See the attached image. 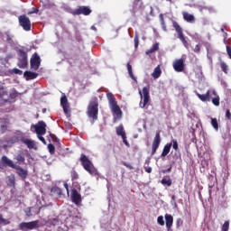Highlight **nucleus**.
Wrapping results in <instances>:
<instances>
[{"instance_id": "obj_7", "label": "nucleus", "mask_w": 231, "mask_h": 231, "mask_svg": "<svg viewBox=\"0 0 231 231\" xmlns=\"http://www.w3.org/2000/svg\"><path fill=\"white\" fill-rule=\"evenodd\" d=\"M172 26L175 29V32L178 33V37L180 41H181L183 46L189 48V42H187V40L185 39V35L183 34V29L181 28V26H180V23H178V22L176 21H173Z\"/></svg>"}, {"instance_id": "obj_12", "label": "nucleus", "mask_w": 231, "mask_h": 231, "mask_svg": "<svg viewBox=\"0 0 231 231\" xmlns=\"http://www.w3.org/2000/svg\"><path fill=\"white\" fill-rule=\"evenodd\" d=\"M160 143H162V137L160 136V132H156L155 137L152 143L151 156H154V154H156V152L158 151V148L160 147Z\"/></svg>"}, {"instance_id": "obj_52", "label": "nucleus", "mask_w": 231, "mask_h": 231, "mask_svg": "<svg viewBox=\"0 0 231 231\" xmlns=\"http://www.w3.org/2000/svg\"><path fill=\"white\" fill-rule=\"evenodd\" d=\"M145 172H148V174H151L152 172V167H144Z\"/></svg>"}, {"instance_id": "obj_42", "label": "nucleus", "mask_w": 231, "mask_h": 231, "mask_svg": "<svg viewBox=\"0 0 231 231\" xmlns=\"http://www.w3.org/2000/svg\"><path fill=\"white\" fill-rule=\"evenodd\" d=\"M157 223L161 225V226H163L165 225V220H163V216L158 217Z\"/></svg>"}, {"instance_id": "obj_46", "label": "nucleus", "mask_w": 231, "mask_h": 231, "mask_svg": "<svg viewBox=\"0 0 231 231\" xmlns=\"http://www.w3.org/2000/svg\"><path fill=\"white\" fill-rule=\"evenodd\" d=\"M195 53H199L201 51V46L199 44H197L193 50Z\"/></svg>"}, {"instance_id": "obj_39", "label": "nucleus", "mask_w": 231, "mask_h": 231, "mask_svg": "<svg viewBox=\"0 0 231 231\" xmlns=\"http://www.w3.org/2000/svg\"><path fill=\"white\" fill-rule=\"evenodd\" d=\"M16 160H17V162H20V163H24V162H25L24 155L23 153H19L16 156Z\"/></svg>"}, {"instance_id": "obj_21", "label": "nucleus", "mask_w": 231, "mask_h": 231, "mask_svg": "<svg viewBox=\"0 0 231 231\" xmlns=\"http://www.w3.org/2000/svg\"><path fill=\"white\" fill-rule=\"evenodd\" d=\"M171 147H172V143H167L162 150V152L161 154V156L162 158H165V156H167V154H169L171 152Z\"/></svg>"}, {"instance_id": "obj_48", "label": "nucleus", "mask_w": 231, "mask_h": 231, "mask_svg": "<svg viewBox=\"0 0 231 231\" xmlns=\"http://www.w3.org/2000/svg\"><path fill=\"white\" fill-rule=\"evenodd\" d=\"M38 140H40V142H42L44 145H46V139H44V137H42V135H37Z\"/></svg>"}, {"instance_id": "obj_18", "label": "nucleus", "mask_w": 231, "mask_h": 231, "mask_svg": "<svg viewBox=\"0 0 231 231\" xmlns=\"http://www.w3.org/2000/svg\"><path fill=\"white\" fill-rule=\"evenodd\" d=\"M165 221H166V228L167 230H171L172 228V225L174 223V217L171 214H166L164 216Z\"/></svg>"}, {"instance_id": "obj_27", "label": "nucleus", "mask_w": 231, "mask_h": 231, "mask_svg": "<svg viewBox=\"0 0 231 231\" xmlns=\"http://www.w3.org/2000/svg\"><path fill=\"white\" fill-rule=\"evenodd\" d=\"M162 185H166L167 187H171L172 185V180L171 177H163L161 180Z\"/></svg>"}, {"instance_id": "obj_15", "label": "nucleus", "mask_w": 231, "mask_h": 231, "mask_svg": "<svg viewBox=\"0 0 231 231\" xmlns=\"http://www.w3.org/2000/svg\"><path fill=\"white\" fill-rule=\"evenodd\" d=\"M173 69H175L178 73H181V71L185 69V60H183V59L176 60L173 62Z\"/></svg>"}, {"instance_id": "obj_4", "label": "nucleus", "mask_w": 231, "mask_h": 231, "mask_svg": "<svg viewBox=\"0 0 231 231\" xmlns=\"http://www.w3.org/2000/svg\"><path fill=\"white\" fill-rule=\"evenodd\" d=\"M87 115L93 122L98 120V98L94 97L88 104Z\"/></svg>"}, {"instance_id": "obj_49", "label": "nucleus", "mask_w": 231, "mask_h": 231, "mask_svg": "<svg viewBox=\"0 0 231 231\" xmlns=\"http://www.w3.org/2000/svg\"><path fill=\"white\" fill-rule=\"evenodd\" d=\"M180 225H183V220H181V218H178L176 221L177 228H180Z\"/></svg>"}, {"instance_id": "obj_3", "label": "nucleus", "mask_w": 231, "mask_h": 231, "mask_svg": "<svg viewBox=\"0 0 231 231\" xmlns=\"http://www.w3.org/2000/svg\"><path fill=\"white\" fill-rule=\"evenodd\" d=\"M79 162L83 167L90 174V176H98V171L93 165V162L86 156V154L81 153L79 157Z\"/></svg>"}, {"instance_id": "obj_37", "label": "nucleus", "mask_w": 231, "mask_h": 231, "mask_svg": "<svg viewBox=\"0 0 231 231\" xmlns=\"http://www.w3.org/2000/svg\"><path fill=\"white\" fill-rule=\"evenodd\" d=\"M220 68H221V69H222V71L224 72V73H228V65H226V63H225V62H221L220 63Z\"/></svg>"}, {"instance_id": "obj_9", "label": "nucleus", "mask_w": 231, "mask_h": 231, "mask_svg": "<svg viewBox=\"0 0 231 231\" xmlns=\"http://www.w3.org/2000/svg\"><path fill=\"white\" fill-rule=\"evenodd\" d=\"M19 19V24L22 26L23 30L25 32H30L32 30V22L30 21V18L26 15H20L18 17Z\"/></svg>"}, {"instance_id": "obj_13", "label": "nucleus", "mask_w": 231, "mask_h": 231, "mask_svg": "<svg viewBox=\"0 0 231 231\" xmlns=\"http://www.w3.org/2000/svg\"><path fill=\"white\" fill-rule=\"evenodd\" d=\"M72 15H89L91 14V10L88 6H79L78 9L70 12Z\"/></svg>"}, {"instance_id": "obj_19", "label": "nucleus", "mask_w": 231, "mask_h": 231, "mask_svg": "<svg viewBox=\"0 0 231 231\" xmlns=\"http://www.w3.org/2000/svg\"><path fill=\"white\" fill-rule=\"evenodd\" d=\"M22 142L28 147V149L37 150V146L35 145V141H32L31 139H23Z\"/></svg>"}, {"instance_id": "obj_34", "label": "nucleus", "mask_w": 231, "mask_h": 231, "mask_svg": "<svg viewBox=\"0 0 231 231\" xmlns=\"http://www.w3.org/2000/svg\"><path fill=\"white\" fill-rule=\"evenodd\" d=\"M211 125L217 131V129H219V124L217 123V118H211Z\"/></svg>"}, {"instance_id": "obj_56", "label": "nucleus", "mask_w": 231, "mask_h": 231, "mask_svg": "<svg viewBox=\"0 0 231 231\" xmlns=\"http://www.w3.org/2000/svg\"><path fill=\"white\" fill-rule=\"evenodd\" d=\"M29 14H39V9H37V8H32V11L30 12Z\"/></svg>"}, {"instance_id": "obj_25", "label": "nucleus", "mask_w": 231, "mask_h": 231, "mask_svg": "<svg viewBox=\"0 0 231 231\" xmlns=\"http://www.w3.org/2000/svg\"><path fill=\"white\" fill-rule=\"evenodd\" d=\"M70 178L73 183L79 180V172H77V170H75V168H73L72 171H70Z\"/></svg>"}, {"instance_id": "obj_51", "label": "nucleus", "mask_w": 231, "mask_h": 231, "mask_svg": "<svg viewBox=\"0 0 231 231\" xmlns=\"http://www.w3.org/2000/svg\"><path fill=\"white\" fill-rule=\"evenodd\" d=\"M226 118H227V120L231 119L230 109H226Z\"/></svg>"}, {"instance_id": "obj_54", "label": "nucleus", "mask_w": 231, "mask_h": 231, "mask_svg": "<svg viewBox=\"0 0 231 231\" xmlns=\"http://www.w3.org/2000/svg\"><path fill=\"white\" fill-rule=\"evenodd\" d=\"M55 192L60 196V194H62V189H60V188H55Z\"/></svg>"}, {"instance_id": "obj_29", "label": "nucleus", "mask_w": 231, "mask_h": 231, "mask_svg": "<svg viewBox=\"0 0 231 231\" xmlns=\"http://www.w3.org/2000/svg\"><path fill=\"white\" fill-rule=\"evenodd\" d=\"M116 135L117 136H125V131H124V125H120L119 126H117L116 128Z\"/></svg>"}, {"instance_id": "obj_26", "label": "nucleus", "mask_w": 231, "mask_h": 231, "mask_svg": "<svg viewBox=\"0 0 231 231\" xmlns=\"http://www.w3.org/2000/svg\"><path fill=\"white\" fill-rule=\"evenodd\" d=\"M5 41L8 44H14V34H12L9 31L5 32Z\"/></svg>"}, {"instance_id": "obj_22", "label": "nucleus", "mask_w": 231, "mask_h": 231, "mask_svg": "<svg viewBox=\"0 0 231 231\" xmlns=\"http://www.w3.org/2000/svg\"><path fill=\"white\" fill-rule=\"evenodd\" d=\"M127 71L129 74V77L134 80V82H137L136 77H134V74H133V66L130 62L126 64Z\"/></svg>"}, {"instance_id": "obj_62", "label": "nucleus", "mask_w": 231, "mask_h": 231, "mask_svg": "<svg viewBox=\"0 0 231 231\" xmlns=\"http://www.w3.org/2000/svg\"><path fill=\"white\" fill-rule=\"evenodd\" d=\"M172 199H174V196H172Z\"/></svg>"}, {"instance_id": "obj_59", "label": "nucleus", "mask_w": 231, "mask_h": 231, "mask_svg": "<svg viewBox=\"0 0 231 231\" xmlns=\"http://www.w3.org/2000/svg\"><path fill=\"white\" fill-rule=\"evenodd\" d=\"M27 216L30 217L32 216V211L29 209V212L27 213Z\"/></svg>"}, {"instance_id": "obj_58", "label": "nucleus", "mask_w": 231, "mask_h": 231, "mask_svg": "<svg viewBox=\"0 0 231 231\" xmlns=\"http://www.w3.org/2000/svg\"><path fill=\"white\" fill-rule=\"evenodd\" d=\"M91 30H94L95 32H97V27H95V25L91 26Z\"/></svg>"}, {"instance_id": "obj_63", "label": "nucleus", "mask_w": 231, "mask_h": 231, "mask_svg": "<svg viewBox=\"0 0 231 231\" xmlns=\"http://www.w3.org/2000/svg\"><path fill=\"white\" fill-rule=\"evenodd\" d=\"M221 31H222V32H224V30H223V29H221Z\"/></svg>"}, {"instance_id": "obj_30", "label": "nucleus", "mask_w": 231, "mask_h": 231, "mask_svg": "<svg viewBox=\"0 0 231 231\" xmlns=\"http://www.w3.org/2000/svg\"><path fill=\"white\" fill-rule=\"evenodd\" d=\"M210 100L212 101V104H214V106H219V96L217 92H215V95H211Z\"/></svg>"}, {"instance_id": "obj_33", "label": "nucleus", "mask_w": 231, "mask_h": 231, "mask_svg": "<svg viewBox=\"0 0 231 231\" xmlns=\"http://www.w3.org/2000/svg\"><path fill=\"white\" fill-rule=\"evenodd\" d=\"M230 229V221L226 220L222 225L221 231H228Z\"/></svg>"}, {"instance_id": "obj_55", "label": "nucleus", "mask_w": 231, "mask_h": 231, "mask_svg": "<svg viewBox=\"0 0 231 231\" xmlns=\"http://www.w3.org/2000/svg\"><path fill=\"white\" fill-rule=\"evenodd\" d=\"M171 171H172V166H171L167 170H163L162 172H163V174H165L166 172H171Z\"/></svg>"}, {"instance_id": "obj_14", "label": "nucleus", "mask_w": 231, "mask_h": 231, "mask_svg": "<svg viewBox=\"0 0 231 231\" xmlns=\"http://www.w3.org/2000/svg\"><path fill=\"white\" fill-rule=\"evenodd\" d=\"M211 95H216V90H208L206 94H197V97L201 102H210Z\"/></svg>"}, {"instance_id": "obj_47", "label": "nucleus", "mask_w": 231, "mask_h": 231, "mask_svg": "<svg viewBox=\"0 0 231 231\" xmlns=\"http://www.w3.org/2000/svg\"><path fill=\"white\" fill-rule=\"evenodd\" d=\"M50 137L52 140V142H59V139L57 138V135L53 134H50Z\"/></svg>"}, {"instance_id": "obj_10", "label": "nucleus", "mask_w": 231, "mask_h": 231, "mask_svg": "<svg viewBox=\"0 0 231 231\" xmlns=\"http://www.w3.org/2000/svg\"><path fill=\"white\" fill-rule=\"evenodd\" d=\"M20 230H33L34 228H39V220H34L32 222H22L19 225Z\"/></svg>"}, {"instance_id": "obj_28", "label": "nucleus", "mask_w": 231, "mask_h": 231, "mask_svg": "<svg viewBox=\"0 0 231 231\" xmlns=\"http://www.w3.org/2000/svg\"><path fill=\"white\" fill-rule=\"evenodd\" d=\"M158 50H160V43L156 42L150 50L146 51V55H150V53H154V51H158Z\"/></svg>"}, {"instance_id": "obj_1", "label": "nucleus", "mask_w": 231, "mask_h": 231, "mask_svg": "<svg viewBox=\"0 0 231 231\" xmlns=\"http://www.w3.org/2000/svg\"><path fill=\"white\" fill-rule=\"evenodd\" d=\"M106 98L114 117V124H116V122L122 118V109H120V106H118L116 98H115V95H113V93H107Z\"/></svg>"}, {"instance_id": "obj_45", "label": "nucleus", "mask_w": 231, "mask_h": 231, "mask_svg": "<svg viewBox=\"0 0 231 231\" xmlns=\"http://www.w3.org/2000/svg\"><path fill=\"white\" fill-rule=\"evenodd\" d=\"M172 143H171V145H172V147H173V149L175 150V151H178V141H176V140H172L171 141Z\"/></svg>"}, {"instance_id": "obj_38", "label": "nucleus", "mask_w": 231, "mask_h": 231, "mask_svg": "<svg viewBox=\"0 0 231 231\" xmlns=\"http://www.w3.org/2000/svg\"><path fill=\"white\" fill-rule=\"evenodd\" d=\"M160 19H161V24L162 28L164 32H167V26L165 25V20L163 19V14H160Z\"/></svg>"}, {"instance_id": "obj_11", "label": "nucleus", "mask_w": 231, "mask_h": 231, "mask_svg": "<svg viewBox=\"0 0 231 231\" xmlns=\"http://www.w3.org/2000/svg\"><path fill=\"white\" fill-rule=\"evenodd\" d=\"M41 56H39V54L37 52H34L31 58V68L32 69H33L34 71H37V69H39V68H41Z\"/></svg>"}, {"instance_id": "obj_60", "label": "nucleus", "mask_w": 231, "mask_h": 231, "mask_svg": "<svg viewBox=\"0 0 231 231\" xmlns=\"http://www.w3.org/2000/svg\"><path fill=\"white\" fill-rule=\"evenodd\" d=\"M42 113H46V108H43V109H42Z\"/></svg>"}, {"instance_id": "obj_43", "label": "nucleus", "mask_w": 231, "mask_h": 231, "mask_svg": "<svg viewBox=\"0 0 231 231\" xmlns=\"http://www.w3.org/2000/svg\"><path fill=\"white\" fill-rule=\"evenodd\" d=\"M121 138L123 139V143H125V145L126 147H131V144L129 143V142L127 141V136L125 134L123 136H121Z\"/></svg>"}, {"instance_id": "obj_44", "label": "nucleus", "mask_w": 231, "mask_h": 231, "mask_svg": "<svg viewBox=\"0 0 231 231\" xmlns=\"http://www.w3.org/2000/svg\"><path fill=\"white\" fill-rule=\"evenodd\" d=\"M122 164L126 167L127 169H129L130 171H133V169H134V167H133V165H131L130 163L126 162H123Z\"/></svg>"}, {"instance_id": "obj_50", "label": "nucleus", "mask_w": 231, "mask_h": 231, "mask_svg": "<svg viewBox=\"0 0 231 231\" xmlns=\"http://www.w3.org/2000/svg\"><path fill=\"white\" fill-rule=\"evenodd\" d=\"M14 73H15V75H23V70L19 69H14Z\"/></svg>"}, {"instance_id": "obj_35", "label": "nucleus", "mask_w": 231, "mask_h": 231, "mask_svg": "<svg viewBox=\"0 0 231 231\" xmlns=\"http://www.w3.org/2000/svg\"><path fill=\"white\" fill-rule=\"evenodd\" d=\"M7 185L9 187H15V177H9L7 180Z\"/></svg>"}, {"instance_id": "obj_5", "label": "nucleus", "mask_w": 231, "mask_h": 231, "mask_svg": "<svg viewBox=\"0 0 231 231\" xmlns=\"http://www.w3.org/2000/svg\"><path fill=\"white\" fill-rule=\"evenodd\" d=\"M18 54V68L24 69L28 66V49H19L17 51Z\"/></svg>"}, {"instance_id": "obj_8", "label": "nucleus", "mask_w": 231, "mask_h": 231, "mask_svg": "<svg viewBox=\"0 0 231 231\" xmlns=\"http://www.w3.org/2000/svg\"><path fill=\"white\" fill-rule=\"evenodd\" d=\"M31 127L35 129L37 136H44V134H46V127H48V125L44 121H39L36 125H32Z\"/></svg>"}, {"instance_id": "obj_16", "label": "nucleus", "mask_w": 231, "mask_h": 231, "mask_svg": "<svg viewBox=\"0 0 231 231\" xmlns=\"http://www.w3.org/2000/svg\"><path fill=\"white\" fill-rule=\"evenodd\" d=\"M71 199L75 205H80L82 203V196L76 189H73L71 191Z\"/></svg>"}, {"instance_id": "obj_36", "label": "nucleus", "mask_w": 231, "mask_h": 231, "mask_svg": "<svg viewBox=\"0 0 231 231\" xmlns=\"http://www.w3.org/2000/svg\"><path fill=\"white\" fill-rule=\"evenodd\" d=\"M134 48H135V50H137L138 46L140 44V37L138 36V34L134 35Z\"/></svg>"}, {"instance_id": "obj_61", "label": "nucleus", "mask_w": 231, "mask_h": 231, "mask_svg": "<svg viewBox=\"0 0 231 231\" xmlns=\"http://www.w3.org/2000/svg\"><path fill=\"white\" fill-rule=\"evenodd\" d=\"M224 42L226 43V39H224Z\"/></svg>"}, {"instance_id": "obj_32", "label": "nucleus", "mask_w": 231, "mask_h": 231, "mask_svg": "<svg viewBox=\"0 0 231 231\" xmlns=\"http://www.w3.org/2000/svg\"><path fill=\"white\" fill-rule=\"evenodd\" d=\"M7 96H8V92L5 88V86H3V84L0 83V98H3V97H7Z\"/></svg>"}, {"instance_id": "obj_23", "label": "nucleus", "mask_w": 231, "mask_h": 231, "mask_svg": "<svg viewBox=\"0 0 231 231\" xmlns=\"http://www.w3.org/2000/svg\"><path fill=\"white\" fill-rule=\"evenodd\" d=\"M184 21H187V23H194V16L187 12L182 13Z\"/></svg>"}, {"instance_id": "obj_20", "label": "nucleus", "mask_w": 231, "mask_h": 231, "mask_svg": "<svg viewBox=\"0 0 231 231\" xmlns=\"http://www.w3.org/2000/svg\"><path fill=\"white\" fill-rule=\"evenodd\" d=\"M39 74L36 72H32V71H25L23 73V77H25L26 80H33V79H37Z\"/></svg>"}, {"instance_id": "obj_24", "label": "nucleus", "mask_w": 231, "mask_h": 231, "mask_svg": "<svg viewBox=\"0 0 231 231\" xmlns=\"http://www.w3.org/2000/svg\"><path fill=\"white\" fill-rule=\"evenodd\" d=\"M161 76H162V69L160 68V65H158L154 69L153 72L152 73V77L153 79H160Z\"/></svg>"}, {"instance_id": "obj_57", "label": "nucleus", "mask_w": 231, "mask_h": 231, "mask_svg": "<svg viewBox=\"0 0 231 231\" xmlns=\"http://www.w3.org/2000/svg\"><path fill=\"white\" fill-rule=\"evenodd\" d=\"M15 97H17V94L15 92L10 94L11 98H15Z\"/></svg>"}, {"instance_id": "obj_17", "label": "nucleus", "mask_w": 231, "mask_h": 231, "mask_svg": "<svg viewBox=\"0 0 231 231\" xmlns=\"http://www.w3.org/2000/svg\"><path fill=\"white\" fill-rule=\"evenodd\" d=\"M60 106H61L65 115H69V105H68V97H66V96L61 97Z\"/></svg>"}, {"instance_id": "obj_40", "label": "nucleus", "mask_w": 231, "mask_h": 231, "mask_svg": "<svg viewBox=\"0 0 231 231\" xmlns=\"http://www.w3.org/2000/svg\"><path fill=\"white\" fill-rule=\"evenodd\" d=\"M0 225H10L8 219L4 218L3 215L0 214Z\"/></svg>"}, {"instance_id": "obj_41", "label": "nucleus", "mask_w": 231, "mask_h": 231, "mask_svg": "<svg viewBox=\"0 0 231 231\" xmlns=\"http://www.w3.org/2000/svg\"><path fill=\"white\" fill-rule=\"evenodd\" d=\"M50 154H55V146L52 143L48 144Z\"/></svg>"}, {"instance_id": "obj_6", "label": "nucleus", "mask_w": 231, "mask_h": 231, "mask_svg": "<svg viewBox=\"0 0 231 231\" xmlns=\"http://www.w3.org/2000/svg\"><path fill=\"white\" fill-rule=\"evenodd\" d=\"M139 95L141 97V101L139 103L140 107L143 109L149 104V100H151V96L149 95V87H144L142 91H139Z\"/></svg>"}, {"instance_id": "obj_53", "label": "nucleus", "mask_w": 231, "mask_h": 231, "mask_svg": "<svg viewBox=\"0 0 231 231\" xmlns=\"http://www.w3.org/2000/svg\"><path fill=\"white\" fill-rule=\"evenodd\" d=\"M64 188H65L66 190H67L68 196H69V186L67 184V182H64Z\"/></svg>"}, {"instance_id": "obj_2", "label": "nucleus", "mask_w": 231, "mask_h": 231, "mask_svg": "<svg viewBox=\"0 0 231 231\" xmlns=\"http://www.w3.org/2000/svg\"><path fill=\"white\" fill-rule=\"evenodd\" d=\"M2 162L5 165H7V167H11V169H14L16 171V174L20 178H22V180H26V178H28V170L23 169V167L14 163V161L8 159L6 155L2 156Z\"/></svg>"}, {"instance_id": "obj_31", "label": "nucleus", "mask_w": 231, "mask_h": 231, "mask_svg": "<svg viewBox=\"0 0 231 231\" xmlns=\"http://www.w3.org/2000/svg\"><path fill=\"white\" fill-rule=\"evenodd\" d=\"M142 0H134V4H133V9L134 11L136 10H140V8H142Z\"/></svg>"}]
</instances>
